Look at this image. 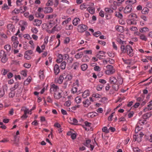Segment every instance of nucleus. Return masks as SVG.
Wrapping results in <instances>:
<instances>
[{
    "mask_svg": "<svg viewBox=\"0 0 152 152\" xmlns=\"http://www.w3.org/2000/svg\"><path fill=\"white\" fill-rule=\"evenodd\" d=\"M59 90V88L57 86L54 84L51 85L50 88V90L51 93H52L53 92L55 93L56 92L58 91Z\"/></svg>",
    "mask_w": 152,
    "mask_h": 152,
    "instance_id": "6",
    "label": "nucleus"
},
{
    "mask_svg": "<svg viewBox=\"0 0 152 152\" xmlns=\"http://www.w3.org/2000/svg\"><path fill=\"white\" fill-rule=\"evenodd\" d=\"M22 77H24L27 76V71L26 70H23L21 71L20 72Z\"/></svg>",
    "mask_w": 152,
    "mask_h": 152,
    "instance_id": "42",
    "label": "nucleus"
},
{
    "mask_svg": "<svg viewBox=\"0 0 152 152\" xmlns=\"http://www.w3.org/2000/svg\"><path fill=\"white\" fill-rule=\"evenodd\" d=\"M4 48L8 52H10L11 48V45L8 44L5 45Z\"/></svg>",
    "mask_w": 152,
    "mask_h": 152,
    "instance_id": "38",
    "label": "nucleus"
},
{
    "mask_svg": "<svg viewBox=\"0 0 152 152\" xmlns=\"http://www.w3.org/2000/svg\"><path fill=\"white\" fill-rule=\"evenodd\" d=\"M129 17H131L132 18H133L134 19H136L137 18V15L135 14L132 13L129 15Z\"/></svg>",
    "mask_w": 152,
    "mask_h": 152,
    "instance_id": "63",
    "label": "nucleus"
},
{
    "mask_svg": "<svg viewBox=\"0 0 152 152\" xmlns=\"http://www.w3.org/2000/svg\"><path fill=\"white\" fill-rule=\"evenodd\" d=\"M72 76L70 74L67 75L65 77L66 81L70 80L72 78Z\"/></svg>",
    "mask_w": 152,
    "mask_h": 152,
    "instance_id": "49",
    "label": "nucleus"
},
{
    "mask_svg": "<svg viewBox=\"0 0 152 152\" xmlns=\"http://www.w3.org/2000/svg\"><path fill=\"white\" fill-rule=\"evenodd\" d=\"M27 23L25 21H20V25L21 28V30L22 31L24 30L27 25Z\"/></svg>",
    "mask_w": 152,
    "mask_h": 152,
    "instance_id": "9",
    "label": "nucleus"
},
{
    "mask_svg": "<svg viewBox=\"0 0 152 152\" xmlns=\"http://www.w3.org/2000/svg\"><path fill=\"white\" fill-rule=\"evenodd\" d=\"M89 58L86 56H84L83 57L82 59V61L84 62H88L89 61Z\"/></svg>",
    "mask_w": 152,
    "mask_h": 152,
    "instance_id": "37",
    "label": "nucleus"
},
{
    "mask_svg": "<svg viewBox=\"0 0 152 152\" xmlns=\"http://www.w3.org/2000/svg\"><path fill=\"white\" fill-rule=\"evenodd\" d=\"M115 70L114 69H107L105 71V73L107 75H110L113 74L115 72Z\"/></svg>",
    "mask_w": 152,
    "mask_h": 152,
    "instance_id": "14",
    "label": "nucleus"
},
{
    "mask_svg": "<svg viewBox=\"0 0 152 152\" xmlns=\"http://www.w3.org/2000/svg\"><path fill=\"white\" fill-rule=\"evenodd\" d=\"M57 16V15L55 14L48 15L47 16V18L48 20H52V19H54Z\"/></svg>",
    "mask_w": 152,
    "mask_h": 152,
    "instance_id": "23",
    "label": "nucleus"
},
{
    "mask_svg": "<svg viewBox=\"0 0 152 152\" xmlns=\"http://www.w3.org/2000/svg\"><path fill=\"white\" fill-rule=\"evenodd\" d=\"M124 63L127 64H130L131 63V61L129 60H125L123 58H122Z\"/></svg>",
    "mask_w": 152,
    "mask_h": 152,
    "instance_id": "58",
    "label": "nucleus"
},
{
    "mask_svg": "<svg viewBox=\"0 0 152 152\" xmlns=\"http://www.w3.org/2000/svg\"><path fill=\"white\" fill-rule=\"evenodd\" d=\"M126 52L130 57H132L134 55L133 50L132 47L129 45H127L126 46Z\"/></svg>",
    "mask_w": 152,
    "mask_h": 152,
    "instance_id": "2",
    "label": "nucleus"
},
{
    "mask_svg": "<svg viewBox=\"0 0 152 152\" xmlns=\"http://www.w3.org/2000/svg\"><path fill=\"white\" fill-rule=\"evenodd\" d=\"M83 103L84 106L86 107H88L91 104L89 100L88 99L84 101L83 102Z\"/></svg>",
    "mask_w": 152,
    "mask_h": 152,
    "instance_id": "22",
    "label": "nucleus"
},
{
    "mask_svg": "<svg viewBox=\"0 0 152 152\" xmlns=\"http://www.w3.org/2000/svg\"><path fill=\"white\" fill-rule=\"evenodd\" d=\"M115 29L117 31L121 33L123 32L124 31L123 27L119 25L116 26Z\"/></svg>",
    "mask_w": 152,
    "mask_h": 152,
    "instance_id": "18",
    "label": "nucleus"
},
{
    "mask_svg": "<svg viewBox=\"0 0 152 152\" xmlns=\"http://www.w3.org/2000/svg\"><path fill=\"white\" fill-rule=\"evenodd\" d=\"M55 21L53 20H50L49 22L47 24L48 28L50 29L53 27L55 25Z\"/></svg>",
    "mask_w": 152,
    "mask_h": 152,
    "instance_id": "11",
    "label": "nucleus"
},
{
    "mask_svg": "<svg viewBox=\"0 0 152 152\" xmlns=\"http://www.w3.org/2000/svg\"><path fill=\"white\" fill-rule=\"evenodd\" d=\"M42 23V21L41 20L38 19H35L33 22V24L34 26H39L41 25Z\"/></svg>",
    "mask_w": 152,
    "mask_h": 152,
    "instance_id": "13",
    "label": "nucleus"
},
{
    "mask_svg": "<svg viewBox=\"0 0 152 152\" xmlns=\"http://www.w3.org/2000/svg\"><path fill=\"white\" fill-rule=\"evenodd\" d=\"M63 59V56L60 54L58 55L57 56V59L56 60V61L58 63H60L62 62Z\"/></svg>",
    "mask_w": 152,
    "mask_h": 152,
    "instance_id": "25",
    "label": "nucleus"
},
{
    "mask_svg": "<svg viewBox=\"0 0 152 152\" xmlns=\"http://www.w3.org/2000/svg\"><path fill=\"white\" fill-rule=\"evenodd\" d=\"M19 13V10L15 8L11 12L12 15H17Z\"/></svg>",
    "mask_w": 152,
    "mask_h": 152,
    "instance_id": "46",
    "label": "nucleus"
},
{
    "mask_svg": "<svg viewBox=\"0 0 152 152\" xmlns=\"http://www.w3.org/2000/svg\"><path fill=\"white\" fill-rule=\"evenodd\" d=\"M10 70L8 69H4L2 70L1 72H2V75H5Z\"/></svg>",
    "mask_w": 152,
    "mask_h": 152,
    "instance_id": "55",
    "label": "nucleus"
},
{
    "mask_svg": "<svg viewBox=\"0 0 152 152\" xmlns=\"http://www.w3.org/2000/svg\"><path fill=\"white\" fill-rule=\"evenodd\" d=\"M74 84V86L72 89L71 92L73 94L77 93V94H79V92L77 91V87L78 86V80H77Z\"/></svg>",
    "mask_w": 152,
    "mask_h": 152,
    "instance_id": "3",
    "label": "nucleus"
},
{
    "mask_svg": "<svg viewBox=\"0 0 152 152\" xmlns=\"http://www.w3.org/2000/svg\"><path fill=\"white\" fill-rule=\"evenodd\" d=\"M115 16L121 19L123 17V16L122 14L119 12H115Z\"/></svg>",
    "mask_w": 152,
    "mask_h": 152,
    "instance_id": "48",
    "label": "nucleus"
},
{
    "mask_svg": "<svg viewBox=\"0 0 152 152\" xmlns=\"http://www.w3.org/2000/svg\"><path fill=\"white\" fill-rule=\"evenodd\" d=\"M18 134H19V131L18 130L16 132V134L14 136V139L12 140L14 142L13 144L16 145H18V144L19 138L18 136Z\"/></svg>",
    "mask_w": 152,
    "mask_h": 152,
    "instance_id": "7",
    "label": "nucleus"
},
{
    "mask_svg": "<svg viewBox=\"0 0 152 152\" xmlns=\"http://www.w3.org/2000/svg\"><path fill=\"white\" fill-rule=\"evenodd\" d=\"M105 10L106 12L108 13H112L113 12V10H112L108 8H105Z\"/></svg>",
    "mask_w": 152,
    "mask_h": 152,
    "instance_id": "62",
    "label": "nucleus"
},
{
    "mask_svg": "<svg viewBox=\"0 0 152 152\" xmlns=\"http://www.w3.org/2000/svg\"><path fill=\"white\" fill-rule=\"evenodd\" d=\"M33 52L30 50L26 51L24 54V58L27 60H30L31 58V56Z\"/></svg>",
    "mask_w": 152,
    "mask_h": 152,
    "instance_id": "5",
    "label": "nucleus"
},
{
    "mask_svg": "<svg viewBox=\"0 0 152 152\" xmlns=\"http://www.w3.org/2000/svg\"><path fill=\"white\" fill-rule=\"evenodd\" d=\"M128 24L129 25H134L136 24V22L133 20H128L127 21Z\"/></svg>",
    "mask_w": 152,
    "mask_h": 152,
    "instance_id": "44",
    "label": "nucleus"
},
{
    "mask_svg": "<svg viewBox=\"0 0 152 152\" xmlns=\"http://www.w3.org/2000/svg\"><path fill=\"white\" fill-rule=\"evenodd\" d=\"M87 28V27L86 26L81 24L77 26V30L80 33H82L85 31Z\"/></svg>",
    "mask_w": 152,
    "mask_h": 152,
    "instance_id": "4",
    "label": "nucleus"
},
{
    "mask_svg": "<svg viewBox=\"0 0 152 152\" xmlns=\"http://www.w3.org/2000/svg\"><path fill=\"white\" fill-rule=\"evenodd\" d=\"M112 87L114 91H117L119 88V85L118 83H116L112 86Z\"/></svg>",
    "mask_w": 152,
    "mask_h": 152,
    "instance_id": "27",
    "label": "nucleus"
},
{
    "mask_svg": "<svg viewBox=\"0 0 152 152\" xmlns=\"http://www.w3.org/2000/svg\"><path fill=\"white\" fill-rule=\"evenodd\" d=\"M64 77L63 75H60L58 79H56L55 81L56 82L59 84H61L64 80Z\"/></svg>",
    "mask_w": 152,
    "mask_h": 152,
    "instance_id": "19",
    "label": "nucleus"
},
{
    "mask_svg": "<svg viewBox=\"0 0 152 152\" xmlns=\"http://www.w3.org/2000/svg\"><path fill=\"white\" fill-rule=\"evenodd\" d=\"M139 30L140 32L142 33L148 31H149V29L147 27H144L140 28Z\"/></svg>",
    "mask_w": 152,
    "mask_h": 152,
    "instance_id": "41",
    "label": "nucleus"
},
{
    "mask_svg": "<svg viewBox=\"0 0 152 152\" xmlns=\"http://www.w3.org/2000/svg\"><path fill=\"white\" fill-rule=\"evenodd\" d=\"M75 102L77 104H79L81 102V98L80 96L77 97L75 99Z\"/></svg>",
    "mask_w": 152,
    "mask_h": 152,
    "instance_id": "45",
    "label": "nucleus"
},
{
    "mask_svg": "<svg viewBox=\"0 0 152 152\" xmlns=\"http://www.w3.org/2000/svg\"><path fill=\"white\" fill-rule=\"evenodd\" d=\"M152 106V103L151 102H149L148 103V108H146L144 109V111L146 112L147 110H151V107Z\"/></svg>",
    "mask_w": 152,
    "mask_h": 152,
    "instance_id": "33",
    "label": "nucleus"
},
{
    "mask_svg": "<svg viewBox=\"0 0 152 152\" xmlns=\"http://www.w3.org/2000/svg\"><path fill=\"white\" fill-rule=\"evenodd\" d=\"M35 108V106L34 105V106L33 107V108L30 110H29L28 109H27L26 108L23 107L22 109V110H23L24 111V114H27V113L28 114L29 113H30V114H31V111L32 110L34 109Z\"/></svg>",
    "mask_w": 152,
    "mask_h": 152,
    "instance_id": "10",
    "label": "nucleus"
},
{
    "mask_svg": "<svg viewBox=\"0 0 152 152\" xmlns=\"http://www.w3.org/2000/svg\"><path fill=\"white\" fill-rule=\"evenodd\" d=\"M27 9V7L26 6H24L23 7H20V12L21 13L24 12Z\"/></svg>",
    "mask_w": 152,
    "mask_h": 152,
    "instance_id": "40",
    "label": "nucleus"
},
{
    "mask_svg": "<svg viewBox=\"0 0 152 152\" xmlns=\"http://www.w3.org/2000/svg\"><path fill=\"white\" fill-rule=\"evenodd\" d=\"M86 5L85 3L81 4L80 6V9L82 10H83L86 9Z\"/></svg>",
    "mask_w": 152,
    "mask_h": 152,
    "instance_id": "52",
    "label": "nucleus"
},
{
    "mask_svg": "<svg viewBox=\"0 0 152 152\" xmlns=\"http://www.w3.org/2000/svg\"><path fill=\"white\" fill-rule=\"evenodd\" d=\"M117 83L119 85L122 84L123 83V79L120 76H118L117 79Z\"/></svg>",
    "mask_w": 152,
    "mask_h": 152,
    "instance_id": "28",
    "label": "nucleus"
},
{
    "mask_svg": "<svg viewBox=\"0 0 152 152\" xmlns=\"http://www.w3.org/2000/svg\"><path fill=\"white\" fill-rule=\"evenodd\" d=\"M91 142V141L90 140H87L86 141V142L84 143V144H83V145L87 147H89V145H90V143Z\"/></svg>",
    "mask_w": 152,
    "mask_h": 152,
    "instance_id": "56",
    "label": "nucleus"
},
{
    "mask_svg": "<svg viewBox=\"0 0 152 152\" xmlns=\"http://www.w3.org/2000/svg\"><path fill=\"white\" fill-rule=\"evenodd\" d=\"M102 131L103 132L107 133L109 132V129H107V128L106 126L104 127L102 129Z\"/></svg>",
    "mask_w": 152,
    "mask_h": 152,
    "instance_id": "60",
    "label": "nucleus"
},
{
    "mask_svg": "<svg viewBox=\"0 0 152 152\" xmlns=\"http://www.w3.org/2000/svg\"><path fill=\"white\" fill-rule=\"evenodd\" d=\"M54 0H48L46 4L47 6H52L54 4Z\"/></svg>",
    "mask_w": 152,
    "mask_h": 152,
    "instance_id": "36",
    "label": "nucleus"
},
{
    "mask_svg": "<svg viewBox=\"0 0 152 152\" xmlns=\"http://www.w3.org/2000/svg\"><path fill=\"white\" fill-rule=\"evenodd\" d=\"M61 29V28L60 26H58L57 24L56 25L52 28L51 32H54L55 31H58Z\"/></svg>",
    "mask_w": 152,
    "mask_h": 152,
    "instance_id": "17",
    "label": "nucleus"
},
{
    "mask_svg": "<svg viewBox=\"0 0 152 152\" xmlns=\"http://www.w3.org/2000/svg\"><path fill=\"white\" fill-rule=\"evenodd\" d=\"M18 39V38L15 36H12L11 37V41L13 42V44H12V46L15 48H17L19 43Z\"/></svg>",
    "mask_w": 152,
    "mask_h": 152,
    "instance_id": "1",
    "label": "nucleus"
},
{
    "mask_svg": "<svg viewBox=\"0 0 152 152\" xmlns=\"http://www.w3.org/2000/svg\"><path fill=\"white\" fill-rule=\"evenodd\" d=\"M83 55V53L82 52L77 53L75 55V58L77 59H78L81 58L82 57Z\"/></svg>",
    "mask_w": 152,
    "mask_h": 152,
    "instance_id": "32",
    "label": "nucleus"
},
{
    "mask_svg": "<svg viewBox=\"0 0 152 152\" xmlns=\"http://www.w3.org/2000/svg\"><path fill=\"white\" fill-rule=\"evenodd\" d=\"M31 77L30 76H28L27 78L24 81V85H28L31 82Z\"/></svg>",
    "mask_w": 152,
    "mask_h": 152,
    "instance_id": "31",
    "label": "nucleus"
},
{
    "mask_svg": "<svg viewBox=\"0 0 152 152\" xmlns=\"http://www.w3.org/2000/svg\"><path fill=\"white\" fill-rule=\"evenodd\" d=\"M146 121L141 119L138 122V123L141 125H143L146 124Z\"/></svg>",
    "mask_w": 152,
    "mask_h": 152,
    "instance_id": "53",
    "label": "nucleus"
},
{
    "mask_svg": "<svg viewBox=\"0 0 152 152\" xmlns=\"http://www.w3.org/2000/svg\"><path fill=\"white\" fill-rule=\"evenodd\" d=\"M90 94V92L89 90H86L82 94V96L84 98H86Z\"/></svg>",
    "mask_w": 152,
    "mask_h": 152,
    "instance_id": "24",
    "label": "nucleus"
},
{
    "mask_svg": "<svg viewBox=\"0 0 152 152\" xmlns=\"http://www.w3.org/2000/svg\"><path fill=\"white\" fill-rule=\"evenodd\" d=\"M54 97L55 99H58L62 97L61 92H58V91L56 92L54 94Z\"/></svg>",
    "mask_w": 152,
    "mask_h": 152,
    "instance_id": "16",
    "label": "nucleus"
},
{
    "mask_svg": "<svg viewBox=\"0 0 152 152\" xmlns=\"http://www.w3.org/2000/svg\"><path fill=\"white\" fill-rule=\"evenodd\" d=\"M53 12V9L50 7H46L44 8V12L45 13H52Z\"/></svg>",
    "mask_w": 152,
    "mask_h": 152,
    "instance_id": "12",
    "label": "nucleus"
},
{
    "mask_svg": "<svg viewBox=\"0 0 152 152\" xmlns=\"http://www.w3.org/2000/svg\"><path fill=\"white\" fill-rule=\"evenodd\" d=\"M132 9V6L131 5H128L126 6L124 10V12L125 14H128L130 12Z\"/></svg>",
    "mask_w": 152,
    "mask_h": 152,
    "instance_id": "8",
    "label": "nucleus"
},
{
    "mask_svg": "<svg viewBox=\"0 0 152 152\" xmlns=\"http://www.w3.org/2000/svg\"><path fill=\"white\" fill-rule=\"evenodd\" d=\"M71 20V18H67L65 20L63 21L62 23V25L63 26H65L69 23L70 22Z\"/></svg>",
    "mask_w": 152,
    "mask_h": 152,
    "instance_id": "30",
    "label": "nucleus"
},
{
    "mask_svg": "<svg viewBox=\"0 0 152 152\" xmlns=\"http://www.w3.org/2000/svg\"><path fill=\"white\" fill-rule=\"evenodd\" d=\"M71 104V102L70 100L66 101L64 104V105L66 107L69 106Z\"/></svg>",
    "mask_w": 152,
    "mask_h": 152,
    "instance_id": "54",
    "label": "nucleus"
},
{
    "mask_svg": "<svg viewBox=\"0 0 152 152\" xmlns=\"http://www.w3.org/2000/svg\"><path fill=\"white\" fill-rule=\"evenodd\" d=\"M121 49L122 53H126V47L124 45H121Z\"/></svg>",
    "mask_w": 152,
    "mask_h": 152,
    "instance_id": "51",
    "label": "nucleus"
},
{
    "mask_svg": "<svg viewBox=\"0 0 152 152\" xmlns=\"http://www.w3.org/2000/svg\"><path fill=\"white\" fill-rule=\"evenodd\" d=\"M7 28L10 31H11L13 32L15 31L14 26L11 24H8L7 26Z\"/></svg>",
    "mask_w": 152,
    "mask_h": 152,
    "instance_id": "15",
    "label": "nucleus"
},
{
    "mask_svg": "<svg viewBox=\"0 0 152 152\" xmlns=\"http://www.w3.org/2000/svg\"><path fill=\"white\" fill-rule=\"evenodd\" d=\"M9 7L6 4H4L2 7V9L4 10L9 9Z\"/></svg>",
    "mask_w": 152,
    "mask_h": 152,
    "instance_id": "59",
    "label": "nucleus"
},
{
    "mask_svg": "<svg viewBox=\"0 0 152 152\" xmlns=\"http://www.w3.org/2000/svg\"><path fill=\"white\" fill-rule=\"evenodd\" d=\"M79 65V64L77 62L74 63L72 66V67L74 69H76L78 68Z\"/></svg>",
    "mask_w": 152,
    "mask_h": 152,
    "instance_id": "43",
    "label": "nucleus"
},
{
    "mask_svg": "<svg viewBox=\"0 0 152 152\" xmlns=\"http://www.w3.org/2000/svg\"><path fill=\"white\" fill-rule=\"evenodd\" d=\"M148 9L147 8H144L142 11V12L143 14H146L148 13Z\"/></svg>",
    "mask_w": 152,
    "mask_h": 152,
    "instance_id": "57",
    "label": "nucleus"
},
{
    "mask_svg": "<svg viewBox=\"0 0 152 152\" xmlns=\"http://www.w3.org/2000/svg\"><path fill=\"white\" fill-rule=\"evenodd\" d=\"M107 60H108V63H109L110 64H113L115 62L114 60L112 59H111L110 58H107Z\"/></svg>",
    "mask_w": 152,
    "mask_h": 152,
    "instance_id": "64",
    "label": "nucleus"
},
{
    "mask_svg": "<svg viewBox=\"0 0 152 152\" xmlns=\"http://www.w3.org/2000/svg\"><path fill=\"white\" fill-rule=\"evenodd\" d=\"M70 41V39L69 37H66L64 40V43L65 44L68 43Z\"/></svg>",
    "mask_w": 152,
    "mask_h": 152,
    "instance_id": "61",
    "label": "nucleus"
},
{
    "mask_svg": "<svg viewBox=\"0 0 152 152\" xmlns=\"http://www.w3.org/2000/svg\"><path fill=\"white\" fill-rule=\"evenodd\" d=\"M117 79L114 77L112 76L109 78V82L110 84H115L117 82Z\"/></svg>",
    "mask_w": 152,
    "mask_h": 152,
    "instance_id": "21",
    "label": "nucleus"
},
{
    "mask_svg": "<svg viewBox=\"0 0 152 152\" xmlns=\"http://www.w3.org/2000/svg\"><path fill=\"white\" fill-rule=\"evenodd\" d=\"M54 73L56 75H58L60 72L59 66L57 64H55L54 66Z\"/></svg>",
    "mask_w": 152,
    "mask_h": 152,
    "instance_id": "20",
    "label": "nucleus"
},
{
    "mask_svg": "<svg viewBox=\"0 0 152 152\" xmlns=\"http://www.w3.org/2000/svg\"><path fill=\"white\" fill-rule=\"evenodd\" d=\"M7 60L8 58L7 56V54L5 53L3 57L2 58L1 61L2 63H5L7 61Z\"/></svg>",
    "mask_w": 152,
    "mask_h": 152,
    "instance_id": "29",
    "label": "nucleus"
},
{
    "mask_svg": "<svg viewBox=\"0 0 152 152\" xmlns=\"http://www.w3.org/2000/svg\"><path fill=\"white\" fill-rule=\"evenodd\" d=\"M88 11L91 14H93L94 13V9L92 7H90L87 8Z\"/></svg>",
    "mask_w": 152,
    "mask_h": 152,
    "instance_id": "34",
    "label": "nucleus"
},
{
    "mask_svg": "<svg viewBox=\"0 0 152 152\" xmlns=\"http://www.w3.org/2000/svg\"><path fill=\"white\" fill-rule=\"evenodd\" d=\"M81 68L83 71H85L88 68V65L86 64H83L81 66Z\"/></svg>",
    "mask_w": 152,
    "mask_h": 152,
    "instance_id": "50",
    "label": "nucleus"
},
{
    "mask_svg": "<svg viewBox=\"0 0 152 152\" xmlns=\"http://www.w3.org/2000/svg\"><path fill=\"white\" fill-rule=\"evenodd\" d=\"M140 38L142 40L146 41L147 40V38L145 35L141 34L140 35Z\"/></svg>",
    "mask_w": 152,
    "mask_h": 152,
    "instance_id": "35",
    "label": "nucleus"
},
{
    "mask_svg": "<svg viewBox=\"0 0 152 152\" xmlns=\"http://www.w3.org/2000/svg\"><path fill=\"white\" fill-rule=\"evenodd\" d=\"M66 66V62L65 61H63L62 62L60 65L61 68L62 69H64Z\"/></svg>",
    "mask_w": 152,
    "mask_h": 152,
    "instance_id": "39",
    "label": "nucleus"
},
{
    "mask_svg": "<svg viewBox=\"0 0 152 152\" xmlns=\"http://www.w3.org/2000/svg\"><path fill=\"white\" fill-rule=\"evenodd\" d=\"M150 116V115H142L141 119L146 120L147 118Z\"/></svg>",
    "mask_w": 152,
    "mask_h": 152,
    "instance_id": "47",
    "label": "nucleus"
},
{
    "mask_svg": "<svg viewBox=\"0 0 152 152\" xmlns=\"http://www.w3.org/2000/svg\"><path fill=\"white\" fill-rule=\"evenodd\" d=\"M80 21V20L79 18H75L72 21V23L75 26H76L79 23Z\"/></svg>",
    "mask_w": 152,
    "mask_h": 152,
    "instance_id": "26",
    "label": "nucleus"
}]
</instances>
